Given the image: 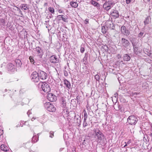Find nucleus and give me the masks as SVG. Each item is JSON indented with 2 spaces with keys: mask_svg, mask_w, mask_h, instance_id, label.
<instances>
[{
  "mask_svg": "<svg viewBox=\"0 0 152 152\" xmlns=\"http://www.w3.org/2000/svg\"><path fill=\"white\" fill-rule=\"evenodd\" d=\"M35 118H34V117H33L32 119H31V121H33L35 119Z\"/></svg>",
  "mask_w": 152,
  "mask_h": 152,
  "instance_id": "nucleus-61",
  "label": "nucleus"
},
{
  "mask_svg": "<svg viewBox=\"0 0 152 152\" xmlns=\"http://www.w3.org/2000/svg\"><path fill=\"white\" fill-rule=\"evenodd\" d=\"M126 3L127 4H129L131 2V0H126Z\"/></svg>",
  "mask_w": 152,
  "mask_h": 152,
  "instance_id": "nucleus-46",
  "label": "nucleus"
},
{
  "mask_svg": "<svg viewBox=\"0 0 152 152\" xmlns=\"http://www.w3.org/2000/svg\"><path fill=\"white\" fill-rule=\"evenodd\" d=\"M74 121L76 123L77 125L79 126L80 124L81 118L78 115H75L74 118Z\"/></svg>",
  "mask_w": 152,
  "mask_h": 152,
  "instance_id": "nucleus-13",
  "label": "nucleus"
},
{
  "mask_svg": "<svg viewBox=\"0 0 152 152\" xmlns=\"http://www.w3.org/2000/svg\"><path fill=\"white\" fill-rule=\"evenodd\" d=\"M15 7L17 9V11H18L19 12V11L20 10V9L19 8L17 7V6H15Z\"/></svg>",
  "mask_w": 152,
  "mask_h": 152,
  "instance_id": "nucleus-49",
  "label": "nucleus"
},
{
  "mask_svg": "<svg viewBox=\"0 0 152 152\" xmlns=\"http://www.w3.org/2000/svg\"><path fill=\"white\" fill-rule=\"evenodd\" d=\"M64 75L65 76H67L68 75V73L65 70L64 71Z\"/></svg>",
  "mask_w": 152,
  "mask_h": 152,
  "instance_id": "nucleus-45",
  "label": "nucleus"
},
{
  "mask_svg": "<svg viewBox=\"0 0 152 152\" xmlns=\"http://www.w3.org/2000/svg\"><path fill=\"white\" fill-rule=\"evenodd\" d=\"M67 17V16H65L63 15H58L57 16V18L59 20H62L65 22H68V19Z\"/></svg>",
  "mask_w": 152,
  "mask_h": 152,
  "instance_id": "nucleus-12",
  "label": "nucleus"
},
{
  "mask_svg": "<svg viewBox=\"0 0 152 152\" xmlns=\"http://www.w3.org/2000/svg\"><path fill=\"white\" fill-rule=\"evenodd\" d=\"M131 140H129L128 141V142H127V144H129L130 143H131Z\"/></svg>",
  "mask_w": 152,
  "mask_h": 152,
  "instance_id": "nucleus-56",
  "label": "nucleus"
},
{
  "mask_svg": "<svg viewBox=\"0 0 152 152\" xmlns=\"http://www.w3.org/2000/svg\"><path fill=\"white\" fill-rule=\"evenodd\" d=\"M87 118H84L83 122H86V120Z\"/></svg>",
  "mask_w": 152,
  "mask_h": 152,
  "instance_id": "nucleus-53",
  "label": "nucleus"
},
{
  "mask_svg": "<svg viewBox=\"0 0 152 152\" xmlns=\"http://www.w3.org/2000/svg\"><path fill=\"white\" fill-rule=\"evenodd\" d=\"M95 78L96 81H99L100 79L99 76V75L97 74L95 76Z\"/></svg>",
  "mask_w": 152,
  "mask_h": 152,
  "instance_id": "nucleus-34",
  "label": "nucleus"
},
{
  "mask_svg": "<svg viewBox=\"0 0 152 152\" xmlns=\"http://www.w3.org/2000/svg\"><path fill=\"white\" fill-rule=\"evenodd\" d=\"M54 132L53 131H51L50 133V137L51 138H53V136H54Z\"/></svg>",
  "mask_w": 152,
  "mask_h": 152,
  "instance_id": "nucleus-38",
  "label": "nucleus"
},
{
  "mask_svg": "<svg viewBox=\"0 0 152 152\" xmlns=\"http://www.w3.org/2000/svg\"><path fill=\"white\" fill-rule=\"evenodd\" d=\"M143 51L144 52H146L148 53V51H149V50L148 49H146V48H144L143 49Z\"/></svg>",
  "mask_w": 152,
  "mask_h": 152,
  "instance_id": "nucleus-47",
  "label": "nucleus"
},
{
  "mask_svg": "<svg viewBox=\"0 0 152 152\" xmlns=\"http://www.w3.org/2000/svg\"><path fill=\"white\" fill-rule=\"evenodd\" d=\"M137 121V117L134 115H130L127 119V123L129 124L134 126L136 124Z\"/></svg>",
  "mask_w": 152,
  "mask_h": 152,
  "instance_id": "nucleus-2",
  "label": "nucleus"
},
{
  "mask_svg": "<svg viewBox=\"0 0 152 152\" xmlns=\"http://www.w3.org/2000/svg\"><path fill=\"white\" fill-rule=\"evenodd\" d=\"M39 77L42 80H44L46 79L48 77L47 73L42 70H39L38 71Z\"/></svg>",
  "mask_w": 152,
  "mask_h": 152,
  "instance_id": "nucleus-5",
  "label": "nucleus"
},
{
  "mask_svg": "<svg viewBox=\"0 0 152 152\" xmlns=\"http://www.w3.org/2000/svg\"><path fill=\"white\" fill-rule=\"evenodd\" d=\"M50 61L51 63H56L58 62V60L56 56L53 55L50 57Z\"/></svg>",
  "mask_w": 152,
  "mask_h": 152,
  "instance_id": "nucleus-11",
  "label": "nucleus"
},
{
  "mask_svg": "<svg viewBox=\"0 0 152 152\" xmlns=\"http://www.w3.org/2000/svg\"><path fill=\"white\" fill-rule=\"evenodd\" d=\"M85 23L86 24L88 23V19H86L85 20Z\"/></svg>",
  "mask_w": 152,
  "mask_h": 152,
  "instance_id": "nucleus-48",
  "label": "nucleus"
},
{
  "mask_svg": "<svg viewBox=\"0 0 152 152\" xmlns=\"http://www.w3.org/2000/svg\"><path fill=\"white\" fill-rule=\"evenodd\" d=\"M85 51V49L83 47H81L80 48V52L83 53Z\"/></svg>",
  "mask_w": 152,
  "mask_h": 152,
  "instance_id": "nucleus-42",
  "label": "nucleus"
},
{
  "mask_svg": "<svg viewBox=\"0 0 152 152\" xmlns=\"http://www.w3.org/2000/svg\"><path fill=\"white\" fill-rule=\"evenodd\" d=\"M29 60H30V61L31 62L32 64H33L34 65H35L34 64L35 62H34V59H33V57L30 56L29 57Z\"/></svg>",
  "mask_w": 152,
  "mask_h": 152,
  "instance_id": "nucleus-31",
  "label": "nucleus"
},
{
  "mask_svg": "<svg viewBox=\"0 0 152 152\" xmlns=\"http://www.w3.org/2000/svg\"><path fill=\"white\" fill-rule=\"evenodd\" d=\"M64 84L66 85L67 88L69 89L71 88V85L69 81L67 80L66 79L64 80Z\"/></svg>",
  "mask_w": 152,
  "mask_h": 152,
  "instance_id": "nucleus-25",
  "label": "nucleus"
},
{
  "mask_svg": "<svg viewBox=\"0 0 152 152\" xmlns=\"http://www.w3.org/2000/svg\"><path fill=\"white\" fill-rule=\"evenodd\" d=\"M87 124L86 122H83V126L84 127H85L86 126H87Z\"/></svg>",
  "mask_w": 152,
  "mask_h": 152,
  "instance_id": "nucleus-43",
  "label": "nucleus"
},
{
  "mask_svg": "<svg viewBox=\"0 0 152 152\" xmlns=\"http://www.w3.org/2000/svg\"><path fill=\"white\" fill-rule=\"evenodd\" d=\"M1 150L4 151H7L8 148L4 144H2L1 146Z\"/></svg>",
  "mask_w": 152,
  "mask_h": 152,
  "instance_id": "nucleus-26",
  "label": "nucleus"
},
{
  "mask_svg": "<svg viewBox=\"0 0 152 152\" xmlns=\"http://www.w3.org/2000/svg\"><path fill=\"white\" fill-rule=\"evenodd\" d=\"M51 103L49 102H46L44 104V106L45 108L48 110V108H49V105H50Z\"/></svg>",
  "mask_w": 152,
  "mask_h": 152,
  "instance_id": "nucleus-29",
  "label": "nucleus"
},
{
  "mask_svg": "<svg viewBox=\"0 0 152 152\" xmlns=\"http://www.w3.org/2000/svg\"><path fill=\"white\" fill-rule=\"evenodd\" d=\"M39 86H41L42 90L46 93H48L50 91L49 85L45 82H40L39 84Z\"/></svg>",
  "mask_w": 152,
  "mask_h": 152,
  "instance_id": "nucleus-3",
  "label": "nucleus"
},
{
  "mask_svg": "<svg viewBox=\"0 0 152 152\" xmlns=\"http://www.w3.org/2000/svg\"><path fill=\"white\" fill-rule=\"evenodd\" d=\"M5 21L3 19H0V23L2 25H4V24Z\"/></svg>",
  "mask_w": 152,
  "mask_h": 152,
  "instance_id": "nucleus-36",
  "label": "nucleus"
},
{
  "mask_svg": "<svg viewBox=\"0 0 152 152\" xmlns=\"http://www.w3.org/2000/svg\"><path fill=\"white\" fill-rule=\"evenodd\" d=\"M151 18L150 16H148L145 18L144 22V25H146L150 23L151 22Z\"/></svg>",
  "mask_w": 152,
  "mask_h": 152,
  "instance_id": "nucleus-20",
  "label": "nucleus"
},
{
  "mask_svg": "<svg viewBox=\"0 0 152 152\" xmlns=\"http://www.w3.org/2000/svg\"><path fill=\"white\" fill-rule=\"evenodd\" d=\"M78 96H77V97H76V98H77V99H78Z\"/></svg>",
  "mask_w": 152,
  "mask_h": 152,
  "instance_id": "nucleus-63",
  "label": "nucleus"
},
{
  "mask_svg": "<svg viewBox=\"0 0 152 152\" xmlns=\"http://www.w3.org/2000/svg\"><path fill=\"white\" fill-rule=\"evenodd\" d=\"M47 110L50 112H54L56 110V109L53 105L51 104Z\"/></svg>",
  "mask_w": 152,
  "mask_h": 152,
  "instance_id": "nucleus-22",
  "label": "nucleus"
},
{
  "mask_svg": "<svg viewBox=\"0 0 152 152\" xmlns=\"http://www.w3.org/2000/svg\"><path fill=\"white\" fill-rule=\"evenodd\" d=\"M86 57V55L85 56V58H86V59L87 58Z\"/></svg>",
  "mask_w": 152,
  "mask_h": 152,
  "instance_id": "nucleus-64",
  "label": "nucleus"
},
{
  "mask_svg": "<svg viewBox=\"0 0 152 152\" xmlns=\"http://www.w3.org/2000/svg\"><path fill=\"white\" fill-rule=\"evenodd\" d=\"M47 99L50 102H53L56 101V96L52 93L48 94L47 96Z\"/></svg>",
  "mask_w": 152,
  "mask_h": 152,
  "instance_id": "nucleus-9",
  "label": "nucleus"
},
{
  "mask_svg": "<svg viewBox=\"0 0 152 152\" xmlns=\"http://www.w3.org/2000/svg\"><path fill=\"white\" fill-rule=\"evenodd\" d=\"M58 12L60 13H62L63 11L61 10H58Z\"/></svg>",
  "mask_w": 152,
  "mask_h": 152,
  "instance_id": "nucleus-51",
  "label": "nucleus"
},
{
  "mask_svg": "<svg viewBox=\"0 0 152 152\" xmlns=\"http://www.w3.org/2000/svg\"><path fill=\"white\" fill-rule=\"evenodd\" d=\"M121 42L122 46L126 48H127L130 44L129 40L124 38H121Z\"/></svg>",
  "mask_w": 152,
  "mask_h": 152,
  "instance_id": "nucleus-6",
  "label": "nucleus"
},
{
  "mask_svg": "<svg viewBox=\"0 0 152 152\" xmlns=\"http://www.w3.org/2000/svg\"><path fill=\"white\" fill-rule=\"evenodd\" d=\"M21 10H27L29 9L28 6L27 4H22L20 6Z\"/></svg>",
  "mask_w": 152,
  "mask_h": 152,
  "instance_id": "nucleus-23",
  "label": "nucleus"
},
{
  "mask_svg": "<svg viewBox=\"0 0 152 152\" xmlns=\"http://www.w3.org/2000/svg\"><path fill=\"white\" fill-rule=\"evenodd\" d=\"M131 55L127 54H124L123 56V60L125 61H129L130 60Z\"/></svg>",
  "mask_w": 152,
  "mask_h": 152,
  "instance_id": "nucleus-16",
  "label": "nucleus"
},
{
  "mask_svg": "<svg viewBox=\"0 0 152 152\" xmlns=\"http://www.w3.org/2000/svg\"><path fill=\"white\" fill-rule=\"evenodd\" d=\"M95 134L99 142H104L106 140L105 137L103 133L99 130L94 131Z\"/></svg>",
  "mask_w": 152,
  "mask_h": 152,
  "instance_id": "nucleus-1",
  "label": "nucleus"
},
{
  "mask_svg": "<svg viewBox=\"0 0 152 152\" xmlns=\"http://www.w3.org/2000/svg\"><path fill=\"white\" fill-rule=\"evenodd\" d=\"M30 143V142H27V143H23V146L24 148H27L29 147V145H28Z\"/></svg>",
  "mask_w": 152,
  "mask_h": 152,
  "instance_id": "nucleus-35",
  "label": "nucleus"
},
{
  "mask_svg": "<svg viewBox=\"0 0 152 152\" xmlns=\"http://www.w3.org/2000/svg\"><path fill=\"white\" fill-rule=\"evenodd\" d=\"M144 34V32H140L138 35V37H142L143 34Z\"/></svg>",
  "mask_w": 152,
  "mask_h": 152,
  "instance_id": "nucleus-40",
  "label": "nucleus"
},
{
  "mask_svg": "<svg viewBox=\"0 0 152 152\" xmlns=\"http://www.w3.org/2000/svg\"><path fill=\"white\" fill-rule=\"evenodd\" d=\"M75 1H77V2H78V3H80V1L79 0H75Z\"/></svg>",
  "mask_w": 152,
  "mask_h": 152,
  "instance_id": "nucleus-60",
  "label": "nucleus"
},
{
  "mask_svg": "<svg viewBox=\"0 0 152 152\" xmlns=\"http://www.w3.org/2000/svg\"><path fill=\"white\" fill-rule=\"evenodd\" d=\"M3 133V132L2 130L1 132L0 133V136H1V135H2Z\"/></svg>",
  "mask_w": 152,
  "mask_h": 152,
  "instance_id": "nucleus-59",
  "label": "nucleus"
},
{
  "mask_svg": "<svg viewBox=\"0 0 152 152\" xmlns=\"http://www.w3.org/2000/svg\"><path fill=\"white\" fill-rule=\"evenodd\" d=\"M7 67L9 71L12 72H13L15 69V66L11 63L8 64Z\"/></svg>",
  "mask_w": 152,
  "mask_h": 152,
  "instance_id": "nucleus-14",
  "label": "nucleus"
},
{
  "mask_svg": "<svg viewBox=\"0 0 152 152\" xmlns=\"http://www.w3.org/2000/svg\"><path fill=\"white\" fill-rule=\"evenodd\" d=\"M107 28L106 26H102V31L103 34H105L107 30Z\"/></svg>",
  "mask_w": 152,
  "mask_h": 152,
  "instance_id": "nucleus-28",
  "label": "nucleus"
},
{
  "mask_svg": "<svg viewBox=\"0 0 152 152\" xmlns=\"http://www.w3.org/2000/svg\"><path fill=\"white\" fill-rule=\"evenodd\" d=\"M106 26L107 28L112 29H114L115 26L111 21H108L106 22Z\"/></svg>",
  "mask_w": 152,
  "mask_h": 152,
  "instance_id": "nucleus-10",
  "label": "nucleus"
},
{
  "mask_svg": "<svg viewBox=\"0 0 152 152\" xmlns=\"http://www.w3.org/2000/svg\"><path fill=\"white\" fill-rule=\"evenodd\" d=\"M125 143H126V144L124 145V147H125L127 145V143L126 144V142H125Z\"/></svg>",
  "mask_w": 152,
  "mask_h": 152,
  "instance_id": "nucleus-57",
  "label": "nucleus"
},
{
  "mask_svg": "<svg viewBox=\"0 0 152 152\" xmlns=\"http://www.w3.org/2000/svg\"><path fill=\"white\" fill-rule=\"evenodd\" d=\"M118 110H121V111L123 109H122V106L120 105H118Z\"/></svg>",
  "mask_w": 152,
  "mask_h": 152,
  "instance_id": "nucleus-44",
  "label": "nucleus"
},
{
  "mask_svg": "<svg viewBox=\"0 0 152 152\" xmlns=\"http://www.w3.org/2000/svg\"><path fill=\"white\" fill-rule=\"evenodd\" d=\"M149 56H152V52L149 53Z\"/></svg>",
  "mask_w": 152,
  "mask_h": 152,
  "instance_id": "nucleus-58",
  "label": "nucleus"
},
{
  "mask_svg": "<svg viewBox=\"0 0 152 152\" xmlns=\"http://www.w3.org/2000/svg\"><path fill=\"white\" fill-rule=\"evenodd\" d=\"M110 15L111 17L115 19H116L118 18L119 16V14L118 11L114 9L111 10L110 12Z\"/></svg>",
  "mask_w": 152,
  "mask_h": 152,
  "instance_id": "nucleus-8",
  "label": "nucleus"
},
{
  "mask_svg": "<svg viewBox=\"0 0 152 152\" xmlns=\"http://www.w3.org/2000/svg\"><path fill=\"white\" fill-rule=\"evenodd\" d=\"M77 102V100L76 99H72L71 101V102L72 103H75V104H76Z\"/></svg>",
  "mask_w": 152,
  "mask_h": 152,
  "instance_id": "nucleus-39",
  "label": "nucleus"
},
{
  "mask_svg": "<svg viewBox=\"0 0 152 152\" xmlns=\"http://www.w3.org/2000/svg\"><path fill=\"white\" fill-rule=\"evenodd\" d=\"M83 112L84 113V118H88V115H87V113L86 111L85 110H83Z\"/></svg>",
  "mask_w": 152,
  "mask_h": 152,
  "instance_id": "nucleus-37",
  "label": "nucleus"
},
{
  "mask_svg": "<svg viewBox=\"0 0 152 152\" xmlns=\"http://www.w3.org/2000/svg\"><path fill=\"white\" fill-rule=\"evenodd\" d=\"M129 40L131 42L133 46H137V40L136 38H129Z\"/></svg>",
  "mask_w": 152,
  "mask_h": 152,
  "instance_id": "nucleus-15",
  "label": "nucleus"
},
{
  "mask_svg": "<svg viewBox=\"0 0 152 152\" xmlns=\"http://www.w3.org/2000/svg\"><path fill=\"white\" fill-rule=\"evenodd\" d=\"M30 110H29L28 111V112H27V114L28 115V116H29V114L30 113H30Z\"/></svg>",
  "mask_w": 152,
  "mask_h": 152,
  "instance_id": "nucleus-55",
  "label": "nucleus"
},
{
  "mask_svg": "<svg viewBox=\"0 0 152 152\" xmlns=\"http://www.w3.org/2000/svg\"><path fill=\"white\" fill-rule=\"evenodd\" d=\"M48 10L52 13H54V10L53 8L50 7L48 8Z\"/></svg>",
  "mask_w": 152,
  "mask_h": 152,
  "instance_id": "nucleus-33",
  "label": "nucleus"
},
{
  "mask_svg": "<svg viewBox=\"0 0 152 152\" xmlns=\"http://www.w3.org/2000/svg\"><path fill=\"white\" fill-rule=\"evenodd\" d=\"M36 51L37 52V53L41 55L42 53V50L39 47H37L36 48Z\"/></svg>",
  "mask_w": 152,
  "mask_h": 152,
  "instance_id": "nucleus-27",
  "label": "nucleus"
},
{
  "mask_svg": "<svg viewBox=\"0 0 152 152\" xmlns=\"http://www.w3.org/2000/svg\"><path fill=\"white\" fill-rule=\"evenodd\" d=\"M121 33L126 36H129L130 33V31L127 29L124 26H121Z\"/></svg>",
  "mask_w": 152,
  "mask_h": 152,
  "instance_id": "nucleus-7",
  "label": "nucleus"
},
{
  "mask_svg": "<svg viewBox=\"0 0 152 152\" xmlns=\"http://www.w3.org/2000/svg\"><path fill=\"white\" fill-rule=\"evenodd\" d=\"M90 3L97 9L100 8V5L96 1L92 0L90 2Z\"/></svg>",
  "mask_w": 152,
  "mask_h": 152,
  "instance_id": "nucleus-21",
  "label": "nucleus"
},
{
  "mask_svg": "<svg viewBox=\"0 0 152 152\" xmlns=\"http://www.w3.org/2000/svg\"><path fill=\"white\" fill-rule=\"evenodd\" d=\"M150 136L151 139V141L152 142V133H151L150 134Z\"/></svg>",
  "mask_w": 152,
  "mask_h": 152,
  "instance_id": "nucleus-50",
  "label": "nucleus"
},
{
  "mask_svg": "<svg viewBox=\"0 0 152 152\" xmlns=\"http://www.w3.org/2000/svg\"><path fill=\"white\" fill-rule=\"evenodd\" d=\"M31 78L32 81L37 83L39 82V80L38 72H34L32 73L31 76Z\"/></svg>",
  "mask_w": 152,
  "mask_h": 152,
  "instance_id": "nucleus-4",
  "label": "nucleus"
},
{
  "mask_svg": "<svg viewBox=\"0 0 152 152\" xmlns=\"http://www.w3.org/2000/svg\"><path fill=\"white\" fill-rule=\"evenodd\" d=\"M16 67L18 68H20L21 67L22 62L19 59H16L15 61Z\"/></svg>",
  "mask_w": 152,
  "mask_h": 152,
  "instance_id": "nucleus-19",
  "label": "nucleus"
},
{
  "mask_svg": "<svg viewBox=\"0 0 152 152\" xmlns=\"http://www.w3.org/2000/svg\"><path fill=\"white\" fill-rule=\"evenodd\" d=\"M139 94L138 93L134 92L133 93V95H138Z\"/></svg>",
  "mask_w": 152,
  "mask_h": 152,
  "instance_id": "nucleus-54",
  "label": "nucleus"
},
{
  "mask_svg": "<svg viewBox=\"0 0 152 152\" xmlns=\"http://www.w3.org/2000/svg\"><path fill=\"white\" fill-rule=\"evenodd\" d=\"M133 49H134V53L136 54H138L137 50L138 49V47L137 46H133Z\"/></svg>",
  "mask_w": 152,
  "mask_h": 152,
  "instance_id": "nucleus-30",
  "label": "nucleus"
},
{
  "mask_svg": "<svg viewBox=\"0 0 152 152\" xmlns=\"http://www.w3.org/2000/svg\"><path fill=\"white\" fill-rule=\"evenodd\" d=\"M7 89H5V92H7Z\"/></svg>",
  "mask_w": 152,
  "mask_h": 152,
  "instance_id": "nucleus-62",
  "label": "nucleus"
},
{
  "mask_svg": "<svg viewBox=\"0 0 152 152\" xmlns=\"http://www.w3.org/2000/svg\"><path fill=\"white\" fill-rule=\"evenodd\" d=\"M102 47L106 51L108 50V48L107 45H104Z\"/></svg>",
  "mask_w": 152,
  "mask_h": 152,
  "instance_id": "nucleus-41",
  "label": "nucleus"
},
{
  "mask_svg": "<svg viewBox=\"0 0 152 152\" xmlns=\"http://www.w3.org/2000/svg\"><path fill=\"white\" fill-rule=\"evenodd\" d=\"M107 4V2L106 1V2L104 3L103 5V7L104 9L107 11L111 9V7L110 4H111V3H108V5Z\"/></svg>",
  "mask_w": 152,
  "mask_h": 152,
  "instance_id": "nucleus-17",
  "label": "nucleus"
},
{
  "mask_svg": "<svg viewBox=\"0 0 152 152\" xmlns=\"http://www.w3.org/2000/svg\"><path fill=\"white\" fill-rule=\"evenodd\" d=\"M70 4L71 6L73 8H76L78 6V3L75 0H73L70 2Z\"/></svg>",
  "mask_w": 152,
  "mask_h": 152,
  "instance_id": "nucleus-18",
  "label": "nucleus"
},
{
  "mask_svg": "<svg viewBox=\"0 0 152 152\" xmlns=\"http://www.w3.org/2000/svg\"><path fill=\"white\" fill-rule=\"evenodd\" d=\"M36 137L35 136V135H34V136L33 137L32 139V141L33 142L35 143L37 142L38 139H37V140H36L35 138Z\"/></svg>",
  "mask_w": 152,
  "mask_h": 152,
  "instance_id": "nucleus-32",
  "label": "nucleus"
},
{
  "mask_svg": "<svg viewBox=\"0 0 152 152\" xmlns=\"http://www.w3.org/2000/svg\"><path fill=\"white\" fill-rule=\"evenodd\" d=\"M19 13L21 15H23V14L22 13V12L21 11V10H20L19 12Z\"/></svg>",
  "mask_w": 152,
  "mask_h": 152,
  "instance_id": "nucleus-52",
  "label": "nucleus"
},
{
  "mask_svg": "<svg viewBox=\"0 0 152 152\" xmlns=\"http://www.w3.org/2000/svg\"><path fill=\"white\" fill-rule=\"evenodd\" d=\"M61 104L63 107H66V102L65 98L62 97L60 99Z\"/></svg>",
  "mask_w": 152,
  "mask_h": 152,
  "instance_id": "nucleus-24",
  "label": "nucleus"
}]
</instances>
